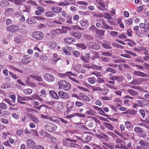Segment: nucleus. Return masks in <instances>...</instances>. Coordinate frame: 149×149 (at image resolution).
<instances>
[{
    "label": "nucleus",
    "mask_w": 149,
    "mask_h": 149,
    "mask_svg": "<svg viewBox=\"0 0 149 149\" xmlns=\"http://www.w3.org/2000/svg\"><path fill=\"white\" fill-rule=\"evenodd\" d=\"M58 84L59 86V89H60V88H61L65 90H68L70 89L71 87L70 84L65 80L60 81Z\"/></svg>",
    "instance_id": "obj_1"
},
{
    "label": "nucleus",
    "mask_w": 149,
    "mask_h": 149,
    "mask_svg": "<svg viewBox=\"0 0 149 149\" xmlns=\"http://www.w3.org/2000/svg\"><path fill=\"white\" fill-rule=\"evenodd\" d=\"M57 127L55 124L52 123H47L44 127V128L46 131L50 132L56 131Z\"/></svg>",
    "instance_id": "obj_2"
},
{
    "label": "nucleus",
    "mask_w": 149,
    "mask_h": 149,
    "mask_svg": "<svg viewBox=\"0 0 149 149\" xmlns=\"http://www.w3.org/2000/svg\"><path fill=\"white\" fill-rule=\"evenodd\" d=\"M32 36L36 40L39 41L41 40L44 37V34L40 31H36L32 34Z\"/></svg>",
    "instance_id": "obj_3"
},
{
    "label": "nucleus",
    "mask_w": 149,
    "mask_h": 149,
    "mask_svg": "<svg viewBox=\"0 0 149 149\" xmlns=\"http://www.w3.org/2000/svg\"><path fill=\"white\" fill-rule=\"evenodd\" d=\"M139 143L140 145L136 146V149H149V143L143 140H140Z\"/></svg>",
    "instance_id": "obj_4"
},
{
    "label": "nucleus",
    "mask_w": 149,
    "mask_h": 149,
    "mask_svg": "<svg viewBox=\"0 0 149 149\" xmlns=\"http://www.w3.org/2000/svg\"><path fill=\"white\" fill-rule=\"evenodd\" d=\"M43 77L45 80L48 82H53L55 80L54 76L49 73L45 74Z\"/></svg>",
    "instance_id": "obj_5"
},
{
    "label": "nucleus",
    "mask_w": 149,
    "mask_h": 149,
    "mask_svg": "<svg viewBox=\"0 0 149 149\" xmlns=\"http://www.w3.org/2000/svg\"><path fill=\"white\" fill-rule=\"evenodd\" d=\"M7 30L12 33H14L17 32L19 29V26L14 25H11L10 26H8L7 27Z\"/></svg>",
    "instance_id": "obj_6"
},
{
    "label": "nucleus",
    "mask_w": 149,
    "mask_h": 149,
    "mask_svg": "<svg viewBox=\"0 0 149 149\" xmlns=\"http://www.w3.org/2000/svg\"><path fill=\"white\" fill-rule=\"evenodd\" d=\"M58 94L61 98L67 100L69 97V95L68 93L63 91H59Z\"/></svg>",
    "instance_id": "obj_7"
},
{
    "label": "nucleus",
    "mask_w": 149,
    "mask_h": 149,
    "mask_svg": "<svg viewBox=\"0 0 149 149\" xmlns=\"http://www.w3.org/2000/svg\"><path fill=\"white\" fill-rule=\"evenodd\" d=\"M89 47L92 49L97 50L100 48V47L99 45L95 43V42H89L88 43Z\"/></svg>",
    "instance_id": "obj_8"
},
{
    "label": "nucleus",
    "mask_w": 149,
    "mask_h": 149,
    "mask_svg": "<svg viewBox=\"0 0 149 149\" xmlns=\"http://www.w3.org/2000/svg\"><path fill=\"white\" fill-rule=\"evenodd\" d=\"M101 22L102 24V25L101 27L102 28L104 29H110L111 30H113V27L108 25L105 22L103 19H102Z\"/></svg>",
    "instance_id": "obj_9"
},
{
    "label": "nucleus",
    "mask_w": 149,
    "mask_h": 149,
    "mask_svg": "<svg viewBox=\"0 0 149 149\" xmlns=\"http://www.w3.org/2000/svg\"><path fill=\"white\" fill-rule=\"evenodd\" d=\"M93 108L95 110L98 111L97 112L99 114L104 116H107V115L105 114L102 108H100L95 106H93Z\"/></svg>",
    "instance_id": "obj_10"
},
{
    "label": "nucleus",
    "mask_w": 149,
    "mask_h": 149,
    "mask_svg": "<svg viewBox=\"0 0 149 149\" xmlns=\"http://www.w3.org/2000/svg\"><path fill=\"white\" fill-rule=\"evenodd\" d=\"M21 61L24 63L28 64L31 61V60L29 56L26 55L24 56L23 58L21 60Z\"/></svg>",
    "instance_id": "obj_11"
},
{
    "label": "nucleus",
    "mask_w": 149,
    "mask_h": 149,
    "mask_svg": "<svg viewBox=\"0 0 149 149\" xmlns=\"http://www.w3.org/2000/svg\"><path fill=\"white\" fill-rule=\"evenodd\" d=\"M63 40L65 42L70 44L74 43L76 41L75 39L74 38L69 37L64 38Z\"/></svg>",
    "instance_id": "obj_12"
},
{
    "label": "nucleus",
    "mask_w": 149,
    "mask_h": 149,
    "mask_svg": "<svg viewBox=\"0 0 149 149\" xmlns=\"http://www.w3.org/2000/svg\"><path fill=\"white\" fill-rule=\"evenodd\" d=\"M63 30L58 29L52 30L51 31V33L52 36H57L59 34L63 33Z\"/></svg>",
    "instance_id": "obj_13"
},
{
    "label": "nucleus",
    "mask_w": 149,
    "mask_h": 149,
    "mask_svg": "<svg viewBox=\"0 0 149 149\" xmlns=\"http://www.w3.org/2000/svg\"><path fill=\"white\" fill-rule=\"evenodd\" d=\"M133 74L134 75L136 76L145 77H147V75L146 74L139 71H134L133 72Z\"/></svg>",
    "instance_id": "obj_14"
},
{
    "label": "nucleus",
    "mask_w": 149,
    "mask_h": 149,
    "mask_svg": "<svg viewBox=\"0 0 149 149\" xmlns=\"http://www.w3.org/2000/svg\"><path fill=\"white\" fill-rule=\"evenodd\" d=\"M26 145L28 147L32 148L36 145V142L32 140L28 139L26 140Z\"/></svg>",
    "instance_id": "obj_15"
},
{
    "label": "nucleus",
    "mask_w": 149,
    "mask_h": 149,
    "mask_svg": "<svg viewBox=\"0 0 149 149\" xmlns=\"http://www.w3.org/2000/svg\"><path fill=\"white\" fill-rule=\"evenodd\" d=\"M74 105V102L70 100H68L66 105L67 111L68 112L72 109Z\"/></svg>",
    "instance_id": "obj_16"
},
{
    "label": "nucleus",
    "mask_w": 149,
    "mask_h": 149,
    "mask_svg": "<svg viewBox=\"0 0 149 149\" xmlns=\"http://www.w3.org/2000/svg\"><path fill=\"white\" fill-rule=\"evenodd\" d=\"M27 98H28V97H22L20 95H18L17 101L18 102L22 104H26V103L24 102H22V101L26 100H27Z\"/></svg>",
    "instance_id": "obj_17"
},
{
    "label": "nucleus",
    "mask_w": 149,
    "mask_h": 149,
    "mask_svg": "<svg viewBox=\"0 0 149 149\" xmlns=\"http://www.w3.org/2000/svg\"><path fill=\"white\" fill-rule=\"evenodd\" d=\"M88 22L87 20H81L80 22V24L81 28L84 29H87L88 27Z\"/></svg>",
    "instance_id": "obj_18"
},
{
    "label": "nucleus",
    "mask_w": 149,
    "mask_h": 149,
    "mask_svg": "<svg viewBox=\"0 0 149 149\" xmlns=\"http://www.w3.org/2000/svg\"><path fill=\"white\" fill-rule=\"evenodd\" d=\"M49 93L52 98L56 100H58L59 99V96L57 93L54 91L51 90L49 91Z\"/></svg>",
    "instance_id": "obj_19"
},
{
    "label": "nucleus",
    "mask_w": 149,
    "mask_h": 149,
    "mask_svg": "<svg viewBox=\"0 0 149 149\" xmlns=\"http://www.w3.org/2000/svg\"><path fill=\"white\" fill-rule=\"evenodd\" d=\"M93 91H105L104 93H103L102 94L104 95H106L107 93L108 92L109 90L108 89H104L102 88H101L100 87H96L95 88H94L93 89Z\"/></svg>",
    "instance_id": "obj_20"
},
{
    "label": "nucleus",
    "mask_w": 149,
    "mask_h": 149,
    "mask_svg": "<svg viewBox=\"0 0 149 149\" xmlns=\"http://www.w3.org/2000/svg\"><path fill=\"white\" fill-rule=\"evenodd\" d=\"M125 125L126 128L128 131H131L133 129L132 125L130 123V121L127 120L125 123Z\"/></svg>",
    "instance_id": "obj_21"
},
{
    "label": "nucleus",
    "mask_w": 149,
    "mask_h": 149,
    "mask_svg": "<svg viewBox=\"0 0 149 149\" xmlns=\"http://www.w3.org/2000/svg\"><path fill=\"white\" fill-rule=\"evenodd\" d=\"M79 97H81L86 102H89L90 101V98L84 93H79Z\"/></svg>",
    "instance_id": "obj_22"
},
{
    "label": "nucleus",
    "mask_w": 149,
    "mask_h": 149,
    "mask_svg": "<svg viewBox=\"0 0 149 149\" xmlns=\"http://www.w3.org/2000/svg\"><path fill=\"white\" fill-rule=\"evenodd\" d=\"M71 35L75 38L77 39H80L82 36L81 34L79 32H72L71 33Z\"/></svg>",
    "instance_id": "obj_23"
},
{
    "label": "nucleus",
    "mask_w": 149,
    "mask_h": 149,
    "mask_svg": "<svg viewBox=\"0 0 149 149\" xmlns=\"http://www.w3.org/2000/svg\"><path fill=\"white\" fill-rule=\"evenodd\" d=\"M47 45L50 49H53L57 47V44L56 42L52 41L49 42Z\"/></svg>",
    "instance_id": "obj_24"
},
{
    "label": "nucleus",
    "mask_w": 149,
    "mask_h": 149,
    "mask_svg": "<svg viewBox=\"0 0 149 149\" xmlns=\"http://www.w3.org/2000/svg\"><path fill=\"white\" fill-rule=\"evenodd\" d=\"M57 109L60 111L63 110L64 108V104L63 102H59L56 107Z\"/></svg>",
    "instance_id": "obj_25"
},
{
    "label": "nucleus",
    "mask_w": 149,
    "mask_h": 149,
    "mask_svg": "<svg viewBox=\"0 0 149 149\" xmlns=\"http://www.w3.org/2000/svg\"><path fill=\"white\" fill-rule=\"evenodd\" d=\"M34 19V18H28L26 20V22L29 24H35L36 23L37 21Z\"/></svg>",
    "instance_id": "obj_26"
},
{
    "label": "nucleus",
    "mask_w": 149,
    "mask_h": 149,
    "mask_svg": "<svg viewBox=\"0 0 149 149\" xmlns=\"http://www.w3.org/2000/svg\"><path fill=\"white\" fill-rule=\"evenodd\" d=\"M52 10L54 12L58 14L61 13L62 8L54 6L52 7Z\"/></svg>",
    "instance_id": "obj_27"
},
{
    "label": "nucleus",
    "mask_w": 149,
    "mask_h": 149,
    "mask_svg": "<svg viewBox=\"0 0 149 149\" xmlns=\"http://www.w3.org/2000/svg\"><path fill=\"white\" fill-rule=\"evenodd\" d=\"M127 92L131 95L135 96L138 95V93L132 89H128L127 90Z\"/></svg>",
    "instance_id": "obj_28"
},
{
    "label": "nucleus",
    "mask_w": 149,
    "mask_h": 149,
    "mask_svg": "<svg viewBox=\"0 0 149 149\" xmlns=\"http://www.w3.org/2000/svg\"><path fill=\"white\" fill-rule=\"evenodd\" d=\"M97 137L100 139H105V140L107 141H108L109 139L108 136L104 133L100 135H97Z\"/></svg>",
    "instance_id": "obj_29"
},
{
    "label": "nucleus",
    "mask_w": 149,
    "mask_h": 149,
    "mask_svg": "<svg viewBox=\"0 0 149 149\" xmlns=\"http://www.w3.org/2000/svg\"><path fill=\"white\" fill-rule=\"evenodd\" d=\"M71 49V47H69L66 46L64 47H63L62 49L63 52L67 55L70 56L71 54L70 52L68 51V49Z\"/></svg>",
    "instance_id": "obj_30"
},
{
    "label": "nucleus",
    "mask_w": 149,
    "mask_h": 149,
    "mask_svg": "<svg viewBox=\"0 0 149 149\" xmlns=\"http://www.w3.org/2000/svg\"><path fill=\"white\" fill-rule=\"evenodd\" d=\"M102 45L104 48L107 49H111L112 48L111 44L107 41L105 42L102 44Z\"/></svg>",
    "instance_id": "obj_31"
},
{
    "label": "nucleus",
    "mask_w": 149,
    "mask_h": 149,
    "mask_svg": "<svg viewBox=\"0 0 149 149\" xmlns=\"http://www.w3.org/2000/svg\"><path fill=\"white\" fill-rule=\"evenodd\" d=\"M104 125L109 130H113L114 128L113 125L109 123L104 122L103 123Z\"/></svg>",
    "instance_id": "obj_32"
},
{
    "label": "nucleus",
    "mask_w": 149,
    "mask_h": 149,
    "mask_svg": "<svg viewBox=\"0 0 149 149\" xmlns=\"http://www.w3.org/2000/svg\"><path fill=\"white\" fill-rule=\"evenodd\" d=\"M22 37L20 35H18L15 38L14 40L16 42L19 44L22 41Z\"/></svg>",
    "instance_id": "obj_33"
},
{
    "label": "nucleus",
    "mask_w": 149,
    "mask_h": 149,
    "mask_svg": "<svg viewBox=\"0 0 149 149\" xmlns=\"http://www.w3.org/2000/svg\"><path fill=\"white\" fill-rule=\"evenodd\" d=\"M31 120L36 124H38L39 123V120L37 117L35 115L31 116Z\"/></svg>",
    "instance_id": "obj_34"
},
{
    "label": "nucleus",
    "mask_w": 149,
    "mask_h": 149,
    "mask_svg": "<svg viewBox=\"0 0 149 149\" xmlns=\"http://www.w3.org/2000/svg\"><path fill=\"white\" fill-rule=\"evenodd\" d=\"M92 137L91 136L87 135L85 138L84 140L82 139L81 141L84 143H87L90 141L92 139Z\"/></svg>",
    "instance_id": "obj_35"
},
{
    "label": "nucleus",
    "mask_w": 149,
    "mask_h": 149,
    "mask_svg": "<svg viewBox=\"0 0 149 149\" xmlns=\"http://www.w3.org/2000/svg\"><path fill=\"white\" fill-rule=\"evenodd\" d=\"M91 69L96 70H100L102 68L101 66H98L93 64L91 65Z\"/></svg>",
    "instance_id": "obj_36"
},
{
    "label": "nucleus",
    "mask_w": 149,
    "mask_h": 149,
    "mask_svg": "<svg viewBox=\"0 0 149 149\" xmlns=\"http://www.w3.org/2000/svg\"><path fill=\"white\" fill-rule=\"evenodd\" d=\"M45 15L47 17H52L55 15V14L54 13L50 11H48L45 12Z\"/></svg>",
    "instance_id": "obj_37"
},
{
    "label": "nucleus",
    "mask_w": 149,
    "mask_h": 149,
    "mask_svg": "<svg viewBox=\"0 0 149 149\" xmlns=\"http://www.w3.org/2000/svg\"><path fill=\"white\" fill-rule=\"evenodd\" d=\"M99 5L100 6L97 7V8L99 10L103 11H105L106 10L105 5L102 2Z\"/></svg>",
    "instance_id": "obj_38"
},
{
    "label": "nucleus",
    "mask_w": 149,
    "mask_h": 149,
    "mask_svg": "<svg viewBox=\"0 0 149 149\" xmlns=\"http://www.w3.org/2000/svg\"><path fill=\"white\" fill-rule=\"evenodd\" d=\"M88 81L91 84H94L96 81V79L94 77H89L87 79Z\"/></svg>",
    "instance_id": "obj_39"
},
{
    "label": "nucleus",
    "mask_w": 149,
    "mask_h": 149,
    "mask_svg": "<svg viewBox=\"0 0 149 149\" xmlns=\"http://www.w3.org/2000/svg\"><path fill=\"white\" fill-rule=\"evenodd\" d=\"M9 3L6 0H2L0 1V6L3 7L7 6L8 5Z\"/></svg>",
    "instance_id": "obj_40"
},
{
    "label": "nucleus",
    "mask_w": 149,
    "mask_h": 149,
    "mask_svg": "<svg viewBox=\"0 0 149 149\" xmlns=\"http://www.w3.org/2000/svg\"><path fill=\"white\" fill-rule=\"evenodd\" d=\"M105 32L104 30L102 29H97L95 32L96 33L100 36H103Z\"/></svg>",
    "instance_id": "obj_41"
},
{
    "label": "nucleus",
    "mask_w": 149,
    "mask_h": 149,
    "mask_svg": "<svg viewBox=\"0 0 149 149\" xmlns=\"http://www.w3.org/2000/svg\"><path fill=\"white\" fill-rule=\"evenodd\" d=\"M66 19L67 20L66 22L67 23H69L72 24L73 23L72 21V17L70 15H68L67 16Z\"/></svg>",
    "instance_id": "obj_42"
},
{
    "label": "nucleus",
    "mask_w": 149,
    "mask_h": 149,
    "mask_svg": "<svg viewBox=\"0 0 149 149\" xmlns=\"http://www.w3.org/2000/svg\"><path fill=\"white\" fill-rule=\"evenodd\" d=\"M112 45L113 47H116L117 48L121 49H123L124 48V47L123 46L117 43L116 42H113L112 43Z\"/></svg>",
    "instance_id": "obj_43"
},
{
    "label": "nucleus",
    "mask_w": 149,
    "mask_h": 149,
    "mask_svg": "<svg viewBox=\"0 0 149 149\" xmlns=\"http://www.w3.org/2000/svg\"><path fill=\"white\" fill-rule=\"evenodd\" d=\"M76 46L78 48H81L83 49H86V45L82 43H79L76 44Z\"/></svg>",
    "instance_id": "obj_44"
},
{
    "label": "nucleus",
    "mask_w": 149,
    "mask_h": 149,
    "mask_svg": "<svg viewBox=\"0 0 149 149\" xmlns=\"http://www.w3.org/2000/svg\"><path fill=\"white\" fill-rule=\"evenodd\" d=\"M133 20L131 18H129L125 21V24L127 25H131L132 24Z\"/></svg>",
    "instance_id": "obj_45"
},
{
    "label": "nucleus",
    "mask_w": 149,
    "mask_h": 149,
    "mask_svg": "<svg viewBox=\"0 0 149 149\" xmlns=\"http://www.w3.org/2000/svg\"><path fill=\"white\" fill-rule=\"evenodd\" d=\"M137 103L141 107H145L146 106V102L142 100H138Z\"/></svg>",
    "instance_id": "obj_46"
},
{
    "label": "nucleus",
    "mask_w": 149,
    "mask_h": 149,
    "mask_svg": "<svg viewBox=\"0 0 149 149\" xmlns=\"http://www.w3.org/2000/svg\"><path fill=\"white\" fill-rule=\"evenodd\" d=\"M140 79H133L132 82L130 83L131 84L136 85L139 84L141 82L140 81Z\"/></svg>",
    "instance_id": "obj_47"
},
{
    "label": "nucleus",
    "mask_w": 149,
    "mask_h": 149,
    "mask_svg": "<svg viewBox=\"0 0 149 149\" xmlns=\"http://www.w3.org/2000/svg\"><path fill=\"white\" fill-rule=\"evenodd\" d=\"M23 92L26 95H30L32 92V90L30 88L25 89L23 90Z\"/></svg>",
    "instance_id": "obj_48"
},
{
    "label": "nucleus",
    "mask_w": 149,
    "mask_h": 149,
    "mask_svg": "<svg viewBox=\"0 0 149 149\" xmlns=\"http://www.w3.org/2000/svg\"><path fill=\"white\" fill-rule=\"evenodd\" d=\"M0 108L3 110H6L8 108V106L6 104L2 102L0 103Z\"/></svg>",
    "instance_id": "obj_49"
},
{
    "label": "nucleus",
    "mask_w": 149,
    "mask_h": 149,
    "mask_svg": "<svg viewBox=\"0 0 149 149\" xmlns=\"http://www.w3.org/2000/svg\"><path fill=\"white\" fill-rule=\"evenodd\" d=\"M67 138H65L63 140V145L64 146H68L69 145H72V144H74L72 143H69L68 142V140H67Z\"/></svg>",
    "instance_id": "obj_50"
},
{
    "label": "nucleus",
    "mask_w": 149,
    "mask_h": 149,
    "mask_svg": "<svg viewBox=\"0 0 149 149\" xmlns=\"http://www.w3.org/2000/svg\"><path fill=\"white\" fill-rule=\"evenodd\" d=\"M91 74L95 75L97 77H100L101 76V74L100 72L97 71H95L90 73Z\"/></svg>",
    "instance_id": "obj_51"
},
{
    "label": "nucleus",
    "mask_w": 149,
    "mask_h": 149,
    "mask_svg": "<svg viewBox=\"0 0 149 149\" xmlns=\"http://www.w3.org/2000/svg\"><path fill=\"white\" fill-rule=\"evenodd\" d=\"M134 131L137 133H139L141 132H142V131H143V130L141 127H136L134 128Z\"/></svg>",
    "instance_id": "obj_52"
},
{
    "label": "nucleus",
    "mask_w": 149,
    "mask_h": 149,
    "mask_svg": "<svg viewBox=\"0 0 149 149\" xmlns=\"http://www.w3.org/2000/svg\"><path fill=\"white\" fill-rule=\"evenodd\" d=\"M143 29L145 32H147L149 29V23L147 22L145 23L144 28Z\"/></svg>",
    "instance_id": "obj_53"
},
{
    "label": "nucleus",
    "mask_w": 149,
    "mask_h": 149,
    "mask_svg": "<svg viewBox=\"0 0 149 149\" xmlns=\"http://www.w3.org/2000/svg\"><path fill=\"white\" fill-rule=\"evenodd\" d=\"M72 28L74 29H78L79 30L83 31V29L78 25H74L71 26Z\"/></svg>",
    "instance_id": "obj_54"
},
{
    "label": "nucleus",
    "mask_w": 149,
    "mask_h": 149,
    "mask_svg": "<svg viewBox=\"0 0 149 149\" xmlns=\"http://www.w3.org/2000/svg\"><path fill=\"white\" fill-rule=\"evenodd\" d=\"M106 72H110L113 73L115 74L116 72L115 70L113 68H108L106 70Z\"/></svg>",
    "instance_id": "obj_55"
},
{
    "label": "nucleus",
    "mask_w": 149,
    "mask_h": 149,
    "mask_svg": "<svg viewBox=\"0 0 149 149\" xmlns=\"http://www.w3.org/2000/svg\"><path fill=\"white\" fill-rule=\"evenodd\" d=\"M41 117L42 118H44L45 119H49L52 121H53V120H52V118H54V117H53V118H52L51 117H50L49 116H47V115H45L42 114H41L40 115Z\"/></svg>",
    "instance_id": "obj_56"
},
{
    "label": "nucleus",
    "mask_w": 149,
    "mask_h": 149,
    "mask_svg": "<svg viewBox=\"0 0 149 149\" xmlns=\"http://www.w3.org/2000/svg\"><path fill=\"white\" fill-rule=\"evenodd\" d=\"M118 33L116 31H111L109 32L110 35L113 37H115L118 36Z\"/></svg>",
    "instance_id": "obj_57"
},
{
    "label": "nucleus",
    "mask_w": 149,
    "mask_h": 149,
    "mask_svg": "<svg viewBox=\"0 0 149 149\" xmlns=\"http://www.w3.org/2000/svg\"><path fill=\"white\" fill-rule=\"evenodd\" d=\"M75 104L76 107H79L83 106L84 104L81 102L77 101L75 102Z\"/></svg>",
    "instance_id": "obj_58"
},
{
    "label": "nucleus",
    "mask_w": 149,
    "mask_h": 149,
    "mask_svg": "<svg viewBox=\"0 0 149 149\" xmlns=\"http://www.w3.org/2000/svg\"><path fill=\"white\" fill-rule=\"evenodd\" d=\"M97 28L94 25H91V26L89 28V30L93 32L96 31Z\"/></svg>",
    "instance_id": "obj_59"
},
{
    "label": "nucleus",
    "mask_w": 149,
    "mask_h": 149,
    "mask_svg": "<svg viewBox=\"0 0 149 149\" xmlns=\"http://www.w3.org/2000/svg\"><path fill=\"white\" fill-rule=\"evenodd\" d=\"M47 94L45 92V90L43 89L41 90L40 92V95L42 97H46Z\"/></svg>",
    "instance_id": "obj_60"
},
{
    "label": "nucleus",
    "mask_w": 149,
    "mask_h": 149,
    "mask_svg": "<svg viewBox=\"0 0 149 149\" xmlns=\"http://www.w3.org/2000/svg\"><path fill=\"white\" fill-rule=\"evenodd\" d=\"M115 80H117L119 82H121L123 81V78L121 76H115Z\"/></svg>",
    "instance_id": "obj_61"
},
{
    "label": "nucleus",
    "mask_w": 149,
    "mask_h": 149,
    "mask_svg": "<svg viewBox=\"0 0 149 149\" xmlns=\"http://www.w3.org/2000/svg\"><path fill=\"white\" fill-rule=\"evenodd\" d=\"M101 55L103 56H111V54L110 53L107 52H102Z\"/></svg>",
    "instance_id": "obj_62"
},
{
    "label": "nucleus",
    "mask_w": 149,
    "mask_h": 149,
    "mask_svg": "<svg viewBox=\"0 0 149 149\" xmlns=\"http://www.w3.org/2000/svg\"><path fill=\"white\" fill-rule=\"evenodd\" d=\"M91 65L90 63H84L82 65L83 67L84 68H87L88 69H91Z\"/></svg>",
    "instance_id": "obj_63"
},
{
    "label": "nucleus",
    "mask_w": 149,
    "mask_h": 149,
    "mask_svg": "<svg viewBox=\"0 0 149 149\" xmlns=\"http://www.w3.org/2000/svg\"><path fill=\"white\" fill-rule=\"evenodd\" d=\"M31 149H45L44 147L41 145L35 146L33 147Z\"/></svg>",
    "instance_id": "obj_64"
}]
</instances>
